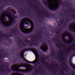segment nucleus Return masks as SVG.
Instances as JSON below:
<instances>
[{"label":"nucleus","instance_id":"423d86ee","mask_svg":"<svg viewBox=\"0 0 75 75\" xmlns=\"http://www.w3.org/2000/svg\"><path fill=\"white\" fill-rule=\"evenodd\" d=\"M9 21H12V18H11V17H9Z\"/></svg>","mask_w":75,"mask_h":75},{"label":"nucleus","instance_id":"6e6552de","mask_svg":"<svg viewBox=\"0 0 75 75\" xmlns=\"http://www.w3.org/2000/svg\"><path fill=\"white\" fill-rule=\"evenodd\" d=\"M21 56L22 57H23V53H22L21 54Z\"/></svg>","mask_w":75,"mask_h":75},{"label":"nucleus","instance_id":"7ed1b4c3","mask_svg":"<svg viewBox=\"0 0 75 75\" xmlns=\"http://www.w3.org/2000/svg\"><path fill=\"white\" fill-rule=\"evenodd\" d=\"M49 4L51 8H55L58 6V1L57 0H56L53 2L52 1H50L49 2Z\"/></svg>","mask_w":75,"mask_h":75},{"label":"nucleus","instance_id":"f257e3e1","mask_svg":"<svg viewBox=\"0 0 75 75\" xmlns=\"http://www.w3.org/2000/svg\"><path fill=\"white\" fill-rule=\"evenodd\" d=\"M29 21L28 19L26 18L22 21L21 23V28L22 31H23V32H24V33H29L32 30V29L33 28V22L31 21H30V23L31 25V28L29 29H24L23 27V25H22L23 24V23H25V21Z\"/></svg>","mask_w":75,"mask_h":75},{"label":"nucleus","instance_id":"20e7f679","mask_svg":"<svg viewBox=\"0 0 75 75\" xmlns=\"http://www.w3.org/2000/svg\"><path fill=\"white\" fill-rule=\"evenodd\" d=\"M34 54H35V55L36 57V59H35V60L34 62H30V63H32V64H33V63H34L35 62H37L38 61V53H37V52H35Z\"/></svg>","mask_w":75,"mask_h":75},{"label":"nucleus","instance_id":"39448f33","mask_svg":"<svg viewBox=\"0 0 75 75\" xmlns=\"http://www.w3.org/2000/svg\"><path fill=\"white\" fill-rule=\"evenodd\" d=\"M42 50L43 51H46L47 50V47L46 46H44L41 48Z\"/></svg>","mask_w":75,"mask_h":75},{"label":"nucleus","instance_id":"f03ea898","mask_svg":"<svg viewBox=\"0 0 75 75\" xmlns=\"http://www.w3.org/2000/svg\"><path fill=\"white\" fill-rule=\"evenodd\" d=\"M20 67L21 66H20V65H14L12 67V68L13 69L16 70L17 71H23L24 72H27L30 71V65L28 64H25V67L27 68V69L24 70L19 69V68H20Z\"/></svg>","mask_w":75,"mask_h":75},{"label":"nucleus","instance_id":"0eeeda50","mask_svg":"<svg viewBox=\"0 0 75 75\" xmlns=\"http://www.w3.org/2000/svg\"><path fill=\"white\" fill-rule=\"evenodd\" d=\"M4 23L5 24H6V25H8V24H9V22H6Z\"/></svg>","mask_w":75,"mask_h":75}]
</instances>
